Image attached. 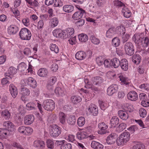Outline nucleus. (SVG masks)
Returning a JSON list of instances; mask_svg holds the SVG:
<instances>
[{
  "mask_svg": "<svg viewBox=\"0 0 149 149\" xmlns=\"http://www.w3.org/2000/svg\"><path fill=\"white\" fill-rule=\"evenodd\" d=\"M78 8L77 6V8L79 10V11L76 12L72 15V18L75 20H77L81 18L83 15L85 14V10L79 7Z\"/></svg>",
  "mask_w": 149,
  "mask_h": 149,
  "instance_id": "6e6552de",
  "label": "nucleus"
},
{
  "mask_svg": "<svg viewBox=\"0 0 149 149\" xmlns=\"http://www.w3.org/2000/svg\"><path fill=\"white\" fill-rule=\"evenodd\" d=\"M30 93V90L26 88H21L20 90V93L22 95L21 97L22 100L24 101H25L24 99V96H28L29 95Z\"/></svg>",
  "mask_w": 149,
  "mask_h": 149,
  "instance_id": "6ab92c4d",
  "label": "nucleus"
},
{
  "mask_svg": "<svg viewBox=\"0 0 149 149\" xmlns=\"http://www.w3.org/2000/svg\"><path fill=\"white\" fill-rule=\"evenodd\" d=\"M139 113L140 116L142 118L145 117L147 114L146 110L143 108H141L139 110Z\"/></svg>",
  "mask_w": 149,
  "mask_h": 149,
  "instance_id": "5fc2aeb1",
  "label": "nucleus"
},
{
  "mask_svg": "<svg viewBox=\"0 0 149 149\" xmlns=\"http://www.w3.org/2000/svg\"><path fill=\"white\" fill-rule=\"evenodd\" d=\"M120 40L117 38H114L112 41V45L115 47H117L119 46L120 44Z\"/></svg>",
  "mask_w": 149,
  "mask_h": 149,
  "instance_id": "de8ad7c7",
  "label": "nucleus"
},
{
  "mask_svg": "<svg viewBox=\"0 0 149 149\" xmlns=\"http://www.w3.org/2000/svg\"><path fill=\"white\" fill-rule=\"evenodd\" d=\"M19 36L21 40H29L31 38V34L27 29H22L19 32Z\"/></svg>",
  "mask_w": 149,
  "mask_h": 149,
  "instance_id": "7ed1b4c3",
  "label": "nucleus"
},
{
  "mask_svg": "<svg viewBox=\"0 0 149 149\" xmlns=\"http://www.w3.org/2000/svg\"><path fill=\"white\" fill-rule=\"evenodd\" d=\"M71 100L74 104H76L80 102L81 99L79 96H73L71 97Z\"/></svg>",
  "mask_w": 149,
  "mask_h": 149,
  "instance_id": "e433bc0d",
  "label": "nucleus"
},
{
  "mask_svg": "<svg viewBox=\"0 0 149 149\" xmlns=\"http://www.w3.org/2000/svg\"><path fill=\"white\" fill-rule=\"evenodd\" d=\"M117 135L115 133H112L108 136L106 141L109 144H112L117 140Z\"/></svg>",
  "mask_w": 149,
  "mask_h": 149,
  "instance_id": "4468645a",
  "label": "nucleus"
},
{
  "mask_svg": "<svg viewBox=\"0 0 149 149\" xmlns=\"http://www.w3.org/2000/svg\"><path fill=\"white\" fill-rule=\"evenodd\" d=\"M63 5V1L61 0H55L54 5L55 7H61Z\"/></svg>",
  "mask_w": 149,
  "mask_h": 149,
  "instance_id": "338daca9",
  "label": "nucleus"
},
{
  "mask_svg": "<svg viewBox=\"0 0 149 149\" xmlns=\"http://www.w3.org/2000/svg\"><path fill=\"white\" fill-rule=\"evenodd\" d=\"M54 92L56 94L61 96L65 95L66 93L64 88L60 87L56 88Z\"/></svg>",
  "mask_w": 149,
  "mask_h": 149,
  "instance_id": "f704fd0d",
  "label": "nucleus"
},
{
  "mask_svg": "<svg viewBox=\"0 0 149 149\" xmlns=\"http://www.w3.org/2000/svg\"><path fill=\"white\" fill-rule=\"evenodd\" d=\"M33 145L35 147L40 149H43L45 146V144L43 141L38 140L34 141Z\"/></svg>",
  "mask_w": 149,
  "mask_h": 149,
  "instance_id": "393cba45",
  "label": "nucleus"
},
{
  "mask_svg": "<svg viewBox=\"0 0 149 149\" xmlns=\"http://www.w3.org/2000/svg\"><path fill=\"white\" fill-rule=\"evenodd\" d=\"M92 81L94 85L100 86L103 82V80L101 77L97 76L92 78Z\"/></svg>",
  "mask_w": 149,
  "mask_h": 149,
  "instance_id": "aec40b11",
  "label": "nucleus"
},
{
  "mask_svg": "<svg viewBox=\"0 0 149 149\" xmlns=\"http://www.w3.org/2000/svg\"><path fill=\"white\" fill-rule=\"evenodd\" d=\"M78 37L79 41L81 42H85L88 40L87 36L83 33L79 35Z\"/></svg>",
  "mask_w": 149,
  "mask_h": 149,
  "instance_id": "a19ab883",
  "label": "nucleus"
},
{
  "mask_svg": "<svg viewBox=\"0 0 149 149\" xmlns=\"http://www.w3.org/2000/svg\"><path fill=\"white\" fill-rule=\"evenodd\" d=\"M125 51L126 53L129 55L133 54L134 52V49L133 44L131 42L126 43L124 45Z\"/></svg>",
  "mask_w": 149,
  "mask_h": 149,
  "instance_id": "39448f33",
  "label": "nucleus"
},
{
  "mask_svg": "<svg viewBox=\"0 0 149 149\" xmlns=\"http://www.w3.org/2000/svg\"><path fill=\"white\" fill-rule=\"evenodd\" d=\"M91 146L94 149H102L104 147V146L102 144L94 141H92Z\"/></svg>",
  "mask_w": 149,
  "mask_h": 149,
  "instance_id": "cd10ccee",
  "label": "nucleus"
},
{
  "mask_svg": "<svg viewBox=\"0 0 149 149\" xmlns=\"http://www.w3.org/2000/svg\"><path fill=\"white\" fill-rule=\"evenodd\" d=\"M117 29H109L106 32V36L108 38H111L117 33Z\"/></svg>",
  "mask_w": 149,
  "mask_h": 149,
  "instance_id": "c85d7f7f",
  "label": "nucleus"
},
{
  "mask_svg": "<svg viewBox=\"0 0 149 149\" xmlns=\"http://www.w3.org/2000/svg\"><path fill=\"white\" fill-rule=\"evenodd\" d=\"M120 65L122 69L124 71H127L128 68V62L126 59H123L120 61Z\"/></svg>",
  "mask_w": 149,
  "mask_h": 149,
  "instance_id": "b1692460",
  "label": "nucleus"
},
{
  "mask_svg": "<svg viewBox=\"0 0 149 149\" xmlns=\"http://www.w3.org/2000/svg\"><path fill=\"white\" fill-rule=\"evenodd\" d=\"M66 38L69 37L72 35L74 33V29H67L65 30Z\"/></svg>",
  "mask_w": 149,
  "mask_h": 149,
  "instance_id": "a18cd8bd",
  "label": "nucleus"
},
{
  "mask_svg": "<svg viewBox=\"0 0 149 149\" xmlns=\"http://www.w3.org/2000/svg\"><path fill=\"white\" fill-rule=\"evenodd\" d=\"M60 148L61 149H71L72 146L69 143H63L61 146Z\"/></svg>",
  "mask_w": 149,
  "mask_h": 149,
  "instance_id": "e2e57ef3",
  "label": "nucleus"
},
{
  "mask_svg": "<svg viewBox=\"0 0 149 149\" xmlns=\"http://www.w3.org/2000/svg\"><path fill=\"white\" fill-rule=\"evenodd\" d=\"M88 110L89 112L92 113L93 115L95 116L98 112V107L93 104H91L89 106Z\"/></svg>",
  "mask_w": 149,
  "mask_h": 149,
  "instance_id": "dca6fc26",
  "label": "nucleus"
},
{
  "mask_svg": "<svg viewBox=\"0 0 149 149\" xmlns=\"http://www.w3.org/2000/svg\"><path fill=\"white\" fill-rule=\"evenodd\" d=\"M128 99L131 101H135L138 98L137 93L134 91H132L129 92L127 95Z\"/></svg>",
  "mask_w": 149,
  "mask_h": 149,
  "instance_id": "9b49d317",
  "label": "nucleus"
},
{
  "mask_svg": "<svg viewBox=\"0 0 149 149\" xmlns=\"http://www.w3.org/2000/svg\"><path fill=\"white\" fill-rule=\"evenodd\" d=\"M144 145H142L140 143H138L133 146L132 148V149H143V147Z\"/></svg>",
  "mask_w": 149,
  "mask_h": 149,
  "instance_id": "774afa93",
  "label": "nucleus"
},
{
  "mask_svg": "<svg viewBox=\"0 0 149 149\" xmlns=\"http://www.w3.org/2000/svg\"><path fill=\"white\" fill-rule=\"evenodd\" d=\"M53 34L54 36L57 38L63 39L66 38L65 30L63 31L61 29H56L53 31Z\"/></svg>",
  "mask_w": 149,
  "mask_h": 149,
  "instance_id": "423d86ee",
  "label": "nucleus"
},
{
  "mask_svg": "<svg viewBox=\"0 0 149 149\" xmlns=\"http://www.w3.org/2000/svg\"><path fill=\"white\" fill-rule=\"evenodd\" d=\"M112 66L115 68H118L120 65V61L118 59L115 58L111 60Z\"/></svg>",
  "mask_w": 149,
  "mask_h": 149,
  "instance_id": "4c0bfd02",
  "label": "nucleus"
},
{
  "mask_svg": "<svg viewBox=\"0 0 149 149\" xmlns=\"http://www.w3.org/2000/svg\"><path fill=\"white\" fill-rule=\"evenodd\" d=\"M74 6L70 5H66L64 6L63 9V10L66 13H70L74 10Z\"/></svg>",
  "mask_w": 149,
  "mask_h": 149,
  "instance_id": "2f4dec72",
  "label": "nucleus"
},
{
  "mask_svg": "<svg viewBox=\"0 0 149 149\" xmlns=\"http://www.w3.org/2000/svg\"><path fill=\"white\" fill-rule=\"evenodd\" d=\"M126 127V124L125 123H122L120 124L118 127L117 128V130L119 132L123 131L125 129Z\"/></svg>",
  "mask_w": 149,
  "mask_h": 149,
  "instance_id": "13d9d810",
  "label": "nucleus"
},
{
  "mask_svg": "<svg viewBox=\"0 0 149 149\" xmlns=\"http://www.w3.org/2000/svg\"><path fill=\"white\" fill-rule=\"evenodd\" d=\"M91 42L95 45H98L100 43V41L99 39L93 36H91Z\"/></svg>",
  "mask_w": 149,
  "mask_h": 149,
  "instance_id": "3c124183",
  "label": "nucleus"
},
{
  "mask_svg": "<svg viewBox=\"0 0 149 149\" xmlns=\"http://www.w3.org/2000/svg\"><path fill=\"white\" fill-rule=\"evenodd\" d=\"M149 43V38L148 37H146L142 41V46L144 47H147Z\"/></svg>",
  "mask_w": 149,
  "mask_h": 149,
  "instance_id": "bf43d9fd",
  "label": "nucleus"
},
{
  "mask_svg": "<svg viewBox=\"0 0 149 149\" xmlns=\"http://www.w3.org/2000/svg\"><path fill=\"white\" fill-rule=\"evenodd\" d=\"M24 81L25 85H28L33 88H35L36 86V82L35 80L32 77H30L25 79Z\"/></svg>",
  "mask_w": 149,
  "mask_h": 149,
  "instance_id": "9d476101",
  "label": "nucleus"
},
{
  "mask_svg": "<svg viewBox=\"0 0 149 149\" xmlns=\"http://www.w3.org/2000/svg\"><path fill=\"white\" fill-rule=\"evenodd\" d=\"M26 65L24 63H21L18 66V69L20 71H24L26 68Z\"/></svg>",
  "mask_w": 149,
  "mask_h": 149,
  "instance_id": "864d4df0",
  "label": "nucleus"
},
{
  "mask_svg": "<svg viewBox=\"0 0 149 149\" xmlns=\"http://www.w3.org/2000/svg\"><path fill=\"white\" fill-rule=\"evenodd\" d=\"M57 81V78L55 76L50 77L47 81V87L49 90L53 89V85Z\"/></svg>",
  "mask_w": 149,
  "mask_h": 149,
  "instance_id": "f8f14e48",
  "label": "nucleus"
},
{
  "mask_svg": "<svg viewBox=\"0 0 149 149\" xmlns=\"http://www.w3.org/2000/svg\"><path fill=\"white\" fill-rule=\"evenodd\" d=\"M119 77L122 84L126 85H129L130 83L129 80L127 77H125V76L122 74H119Z\"/></svg>",
  "mask_w": 149,
  "mask_h": 149,
  "instance_id": "c756f323",
  "label": "nucleus"
},
{
  "mask_svg": "<svg viewBox=\"0 0 149 149\" xmlns=\"http://www.w3.org/2000/svg\"><path fill=\"white\" fill-rule=\"evenodd\" d=\"M98 127L100 130L98 131V133L101 134H104L106 133V130L108 126L104 122L100 123L98 125Z\"/></svg>",
  "mask_w": 149,
  "mask_h": 149,
  "instance_id": "2eb2a0df",
  "label": "nucleus"
},
{
  "mask_svg": "<svg viewBox=\"0 0 149 149\" xmlns=\"http://www.w3.org/2000/svg\"><path fill=\"white\" fill-rule=\"evenodd\" d=\"M104 59L102 56L97 57L96 59V62L98 65L100 66L104 63Z\"/></svg>",
  "mask_w": 149,
  "mask_h": 149,
  "instance_id": "4d7b16f0",
  "label": "nucleus"
},
{
  "mask_svg": "<svg viewBox=\"0 0 149 149\" xmlns=\"http://www.w3.org/2000/svg\"><path fill=\"white\" fill-rule=\"evenodd\" d=\"M33 129L30 127H25L24 130L23 132V135H30L33 132Z\"/></svg>",
  "mask_w": 149,
  "mask_h": 149,
  "instance_id": "37998d69",
  "label": "nucleus"
},
{
  "mask_svg": "<svg viewBox=\"0 0 149 149\" xmlns=\"http://www.w3.org/2000/svg\"><path fill=\"white\" fill-rule=\"evenodd\" d=\"M104 64L105 67L107 68H110L112 66L111 60L106 59L104 61Z\"/></svg>",
  "mask_w": 149,
  "mask_h": 149,
  "instance_id": "052dcab7",
  "label": "nucleus"
},
{
  "mask_svg": "<svg viewBox=\"0 0 149 149\" xmlns=\"http://www.w3.org/2000/svg\"><path fill=\"white\" fill-rule=\"evenodd\" d=\"M67 122L69 124L74 125L76 122L75 117L73 116H70L67 119Z\"/></svg>",
  "mask_w": 149,
  "mask_h": 149,
  "instance_id": "c03bdc74",
  "label": "nucleus"
},
{
  "mask_svg": "<svg viewBox=\"0 0 149 149\" xmlns=\"http://www.w3.org/2000/svg\"><path fill=\"white\" fill-rule=\"evenodd\" d=\"M58 116L60 122L62 124L65 123L66 117V114L62 112H60Z\"/></svg>",
  "mask_w": 149,
  "mask_h": 149,
  "instance_id": "ea45409f",
  "label": "nucleus"
},
{
  "mask_svg": "<svg viewBox=\"0 0 149 149\" xmlns=\"http://www.w3.org/2000/svg\"><path fill=\"white\" fill-rule=\"evenodd\" d=\"M1 117L6 120H9L10 117V114L8 110H5L1 111Z\"/></svg>",
  "mask_w": 149,
  "mask_h": 149,
  "instance_id": "7c9ffc66",
  "label": "nucleus"
},
{
  "mask_svg": "<svg viewBox=\"0 0 149 149\" xmlns=\"http://www.w3.org/2000/svg\"><path fill=\"white\" fill-rule=\"evenodd\" d=\"M42 105L45 109L49 111H52L55 107L54 102L52 100L50 99L44 100Z\"/></svg>",
  "mask_w": 149,
  "mask_h": 149,
  "instance_id": "f03ea898",
  "label": "nucleus"
},
{
  "mask_svg": "<svg viewBox=\"0 0 149 149\" xmlns=\"http://www.w3.org/2000/svg\"><path fill=\"white\" fill-rule=\"evenodd\" d=\"M61 128L58 125L54 124L52 126L49 133L51 136L55 138L58 137L61 134Z\"/></svg>",
  "mask_w": 149,
  "mask_h": 149,
  "instance_id": "20e7f679",
  "label": "nucleus"
},
{
  "mask_svg": "<svg viewBox=\"0 0 149 149\" xmlns=\"http://www.w3.org/2000/svg\"><path fill=\"white\" fill-rule=\"evenodd\" d=\"M3 125V126L5 127V129H7L8 132L11 131L13 130V125L10 121H8L4 122Z\"/></svg>",
  "mask_w": 149,
  "mask_h": 149,
  "instance_id": "bb28decb",
  "label": "nucleus"
},
{
  "mask_svg": "<svg viewBox=\"0 0 149 149\" xmlns=\"http://www.w3.org/2000/svg\"><path fill=\"white\" fill-rule=\"evenodd\" d=\"M9 91L12 96L15 98L17 94V88L13 84H11L9 86Z\"/></svg>",
  "mask_w": 149,
  "mask_h": 149,
  "instance_id": "412c9836",
  "label": "nucleus"
},
{
  "mask_svg": "<svg viewBox=\"0 0 149 149\" xmlns=\"http://www.w3.org/2000/svg\"><path fill=\"white\" fill-rule=\"evenodd\" d=\"M47 146L48 148L52 149L54 147V143L52 140L51 139L47 140Z\"/></svg>",
  "mask_w": 149,
  "mask_h": 149,
  "instance_id": "680f3d73",
  "label": "nucleus"
},
{
  "mask_svg": "<svg viewBox=\"0 0 149 149\" xmlns=\"http://www.w3.org/2000/svg\"><path fill=\"white\" fill-rule=\"evenodd\" d=\"M145 66V65L144 64H143L139 66L138 71L140 74H142L144 73Z\"/></svg>",
  "mask_w": 149,
  "mask_h": 149,
  "instance_id": "0e129e2a",
  "label": "nucleus"
},
{
  "mask_svg": "<svg viewBox=\"0 0 149 149\" xmlns=\"http://www.w3.org/2000/svg\"><path fill=\"white\" fill-rule=\"evenodd\" d=\"M34 117L33 115H28L24 117V123L26 125L31 124L34 121Z\"/></svg>",
  "mask_w": 149,
  "mask_h": 149,
  "instance_id": "f3484780",
  "label": "nucleus"
},
{
  "mask_svg": "<svg viewBox=\"0 0 149 149\" xmlns=\"http://www.w3.org/2000/svg\"><path fill=\"white\" fill-rule=\"evenodd\" d=\"M122 12L124 16L126 18L130 17L131 15V13L130 10L127 7L125 6L122 10Z\"/></svg>",
  "mask_w": 149,
  "mask_h": 149,
  "instance_id": "a878e982",
  "label": "nucleus"
},
{
  "mask_svg": "<svg viewBox=\"0 0 149 149\" xmlns=\"http://www.w3.org/2000/svg\"><path fill=\"white\" fill-rule=\"evenodd\" d=\"M143 38L142 33H136L132 37V40L136 44H139L142 42Z\"/></svg>",
  "mask_w": 149,
  "mask_h": 149,
  "instance_id": "ddd939ff",
  "label": "nucleus"
},
{
  "mask_svg": "<svg viewBox=\"0 0 149 149\" xmlns=\"http://www.w3.org/2000/svg\"><path fill=\"white\" fill-rule=\"evenodd\" d=\"M118 87L116 84H113L110 86L107 90V94L109 96L112 95L118 91Z\"/></svg>",
  "mask_w": 149,
  "mask_h": 149,
  "instance_id": "1a4fd4ad",
  "label": "nucleus"
},
{
  "mask_svg": "<svg viewBox=\"0 0 149 149\" xmlns=\"http://www.w3.org/2000/svg\"><path fill=\"white\" fill-rule=\"evenodd\" d=\"M18 31V29H8V33L10 35L16 34Z\"/></svg>",
  "mask_w": 149,
  "mask_h": 149,
  "instance_id": "69168bd1",
  "label": "nucleus"
},
{
  "mask_svg": "<svg viewBox=\"0 0 149 149\" xmlns=\"http://www.w3.org/2000/svg\"><path fill=\"white\" fill-rule=\"evenodd\" d=\"M50 22L51 26L52 27L56 26L58 22V19L56 17L52 18L51 19Z\"/></svg>",
  "mask_w": 149,
  "mask_h": 149,
  "instance_id": "49530a36",
  "label": "nucleus"
},
{
  "mask_svg": "<svg viewBox=\"0 0 149 149\" xmlns=\"http://www.w3.org/2000/svg\"><path fill=\"white\" fill-rule=\"evenodd\" d=\"M50 49L51 51L57 54L59 52V49L58 46L56 44H51L49 46Z\"/></svg>",
  "mask_w": 149,
  "mask_h": 149,
  "instance_id": "79ce46f5",
  "label": "nucleus"
},
{
  "mask_svg": "<svg viewBox=\"0 0 149 149\" xmlns=\"http://www.w3.org/2000/svg\"><path fill=\"white\" fill-rule=\"evenodd\" d=\"M131 106H129L128 104L127 103H125L123 104L122 107V109L124 110V111L131 112L132 111V109H131Z\"/></svg>",
  "mask_w": 149,
  "mask_h": 149,
  "instance_id": "8fccbe9b",
  "label": "nucleus"
},
{
  "mask_svg": "<svg viewBox=\"0 0 149 149\" xmlns=\"http://www.w3.org/2000/svg\"><path fill=\"white\" fill-rule=\"evenodd\" d=\"M48 73V72L47 69L44 68H40L37 72L38 75L42 77H47Z\"/></svg>",
  "mask_w": 149,
  "mask_h": 149,
  "instance_id": "4be33fe9",
  "label": "nucleus"
},
{
  "mask_svg": "<svg viewBox=\"0 0 149 149\" xmlns=\"http://www.w3.org/2000/svg\"><path fill=\"white\" fill-rule=\"evenodd\" d=\"M139 87L142 90L148 91H149V84H142L140 85Z\"/></svg>",
  "mask_w": 149,
  "mask_h": 149,
  "instance_id": "6e6d98bb",
  "label": "nucleus"
},
{
  "mask_svg": "<svg viewBox=\"0 0 149 149\" xmlns=\"http://www.w3.org/2000/svg\"><path fill=\"white\" fill-rule=\"evenodd\" d=\"M119 119L116 116H113L111 119L110 121V124L111 127H114L116 126L119 122Z\"/></svg>",
  "mask_w": 149,
  "mask_h": 149,
  "instance_id": "473e14b6",
  "label": "nucleus"
},
{
  "mask_svg": "<svg viewBox=\"0 0 149 149\" xmlns=\"http://www.w3.org/2000/svg\"><path fill=\"white\" fill-rule=\"evenodd\" d=\"M86 55L85 52L83 51H79L77 52L75 54V57L78 60H82L85 59Z\"/></svg>",
  "mask_w": 149,
  "mask_h": 149,
  "instance_id": "a211bd4d",
  "label": "nucleus"
},
{
  "mask_svg": "<svg viewBox=\"0 0 149 149\" xmlns=\"http://www.w3.org/2000/svg\"><path fill=\"white\" fill-rule=\"evenodd\" d=\"M10 133L7 129L0 128V136L1 138H6L9 135Z\"/></svg>",
  "mask_w": 149,
  "mask_h": 149,
  "instance_id": "72a5a7b5",
  "label": "nucleus"
},
{
  "mask_svg": "<svg viewBox=\"0 0 149 149\" xmlns=\"http://www.w3.org/2000/svg\"><path fill=\"white\" fill-rule=\"evenodd\" d=\"M130 137V133L125 131L119 135L117 139V144L118 146L123 145L129 141Z\"/></svg>",
  "mask_w": 149,
  "mask_h": 149,
  "instance_id": "f257e3e1",
  "label": "nucleus"
},
{
  "mask_svg": "<svg viewBox=\"0 0 149 149\" xmlns=\"http://www.w3.org/2000/svg\"><path fill=\"white\" fill-rule=\"evenodd\" d=\"M127 111L122 110H120L118 111V116L122 120H126L128 118L129 116Z\"/></svg>",
  "mask_w": 149,
  "mask_h": 149,
  "instance_id": "5701e85b",
  "label": "nucleus"
},
{
  "mask_svg": "<svg viewBox=\"0 0 149 149\" xmlns=\"http://www.w3.org/2000/svg\"><path fill=\"white\" fill-rule=\"evenodd\" d=\"M39 101L36 100L34 103L30 102L27 103L26 105V109L29 110L35 109V107L37 106L39 110L41 111H42V108L41 104L39 103Z\"/></svg>",
  "mask_w": 149,
  "mask_h": 149,
  "instance_id": "0eeeda50",
  "label": "nucleus"
},
{
  "mask_svg": "<svg viewBox=\"0 0 149 149\" xmlns=\"http://www.w3.org/2000/svg\"><path fill=\"white\" fill-rule=\"evenodd\" d=\"M133 62L136 64H138L141 62V57L139 54H134L132 57Z\"/></svg>",
  "mask_w": 149,
  "mask_h": 149,
  "instance_id": "c9c22d12",
  "label": "nucleus"
},
{
  "mask_svg": "<svg viewBox=\"0 0 149 149\" xmlns=\"http://www.w3.org/2000/svg\"><path fill=\"white\" fill-rule=\"evenodd\" d=\"M85 118L83 117H79L77 120V124L79 126L81 127L85 124Z\"/></svg>",
  "mask_w": 149,
  "mask_h": 149,
  "instance_id": "09e8293b",
  "label": "nucleus"
},
{
  "mask_svg": "<svg viewBox=\"0 0 149 149\" xmlns=\"http://www.w3.org/2000/svg\"><path fill=\"white\" fill-rule=\"evenodd\" d=\"M77 138L80 140H81L87 138V133L85 132H79L77 133Z\"/></svg>",
  "mask_w": 149,
  "mask_h": 149,
  "instance_id": "58836bf2",
  "label": "nucleus"
},
{
  "mask_svg": "<svg viewBox=\"0 0 149 149\" xmlns=\"http://www.w3.org/2000/svg\"><path fill=\"white\" fill-rule=\"evenodd\" d=\"M113 3L115 6H116L118 7L125 6L124 3L118 0H115L114 1Z\"/></svg>",
  "mask_w": 149,
  "mask_h": 149,
  "instance_id": "603ef678",
  "label": "nucleus"
}]
</instances>
